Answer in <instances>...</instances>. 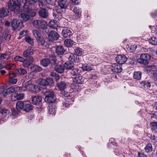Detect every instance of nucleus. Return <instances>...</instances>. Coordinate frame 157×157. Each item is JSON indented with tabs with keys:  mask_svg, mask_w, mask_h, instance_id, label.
Returning <instances> with one entry per match:
<instances>
[{
	"mask_svg": "<svg viewBox=\"0 0 157 157\" xmlns=\"http://www.w3.org/2000/svg\"><path fill=\"white\" fill-rule=\"evenodd\" d=\"M27 1L26 0H10L7 3L8 7L11 11L18 14L20 12V8Z\"/></svg>",
	"mask_w": 157,
	"mask_h": 157,
	"instance_id": "1",
	"label": "nucleus"
},
{
	"mask_svg": "<svg viewBox=\"0 0 157 157\" xmlns=\"http://www.w3.org/2000/svg\"><path fill=\"white\" fill-rule=\"evenodd\" d=\"M33 25L35 28L43 29V32H45L48 33L49 29L46 28L47 24V22L44 20H34L33 22Z\"/></svg>",
	"mask_w": 157,
	"mask_h": 157,
	"instance_id": "2",
	"label": "nucleus"
},
{
	"mask_svg": "<svg viewBox=\"0 0 157 157\" xmlns=\"http://www.w3.org/2000/svg\"><path fill=\"white\" fill-rule=\"evenodd\" d=\"M45 101L49 104L53 103L56 100L54 92L52 90L46 91L44 94Z\"/></svg>",
	"mask_w": 157,
	"mask_h": 157,
	"instance_id": "3",
	"label": "nucleus"
},
{
	"mask_svg": "<svg viewBox=\"0 0 157 157\" xmlns=\"http://www.w3.org/2000/svg\"><path fill=\"white\" fill-rule=\"evenodd\" d=\"M37 83L40 85L43 86H53L54 85V82L53 78H47L46 79L40 78L37 80Z\"/></svg>",
	"mask_w": 157,
	"mask_h": 157,
	"instance_id": "4",
	"label": "nucleus"
},
{
	"mask_svg": "<svg viewBox=\"0 0 157 157\" xmlns=\"http://www.w3.org/2000/svg\"><path fill=\"white\" fill-rule=\"evenodd\" d=\"M151 56L147 53L141 54L140 58L137 60L138 63L145 65H147L149 63V60L151 59Z\"/></svg>",
	"mask_w": 157,
	"mask_h": 157,
	"instance_id": "5",
	"label": "nucleus"
},
{
	"mask_svg": "<svg viewBox=\"0 0 157 157\" xmlns=\"http://www.w3.org/2000/svg\"><path fill=\"white\" fill-rule=\"evenodd\" d=\"M22 7L23 8V12L28 15L30 17H33L36 16V10L30 8L28 5H26V2L24 3V5Z\"/></svg>",
	"mask_w": 157,
	"mask_h": 157,
	"instance_id": "6",
	"label": "nucleus"
},
{
	"mask_svg": "<svg viewBox=\"0 0 157 157\" xmlns=\"http://www.w3.org/2000/svg\"><path fill=\"white\" fill-rule=\"evenodd\" d=\"M47 34L49 39L51 41L57 40L59 37L58 33L54 30L51 31L50 32L49 31Z\"/></svg>",
	"mask_w": 157,
	"mask_h": 157,
	"instance_id": "7",
	"label": "nucleus"
},
{
	"mask_svg": "<svg viewBox=\"0 0 157 157\" xmlns=\"http://www.w3.org/2000/svg\"><path fill=\"white\" fill-rule=\"evenodd\" d=\"M72 29L70 28L64 27L61 32V35L64 38H69L72 35Z\"/></svg>",
	"mask_w": 157,
	"mask_h": 157,
	"instance_id": "8",
	"label": "nucleus"
},
{
	"mask_svg": "<svg viewBox=\"0 0 157 157\" xmlns=\"http://www.w3.org/2000/svg\"><path fill=\"white\" fill-rule=\"evenodd\" d=\"M128 58L125 55H118L116 57L115 60L117 62L121 65L124 64L127 61Z\"/></svg>",
	"mask_w": 157,
	"mask_h": 157,
	"instance_id": "9",
	"label": "nucleus"
},
{
	"mask_svg": "<svg viewBox=\"0 0 157 157\" xmlns=\"http://www.w3.org/2000/svg\"><path fill=\"white\" fill-rule=\"evenodd\" d=\"M32 103L35 105H41L42 104V97L39 96H33L32 97Z\"/></svg>",
	"mask_w": 157,
	"mask_h": 157,
	"instance_id": "10",
	"label": "nucleus"
},
{
	"mask_svg": "<svg viewBox=\"0 0 157 157\" xmlns=\"http://www.w3.org/2000/svg\"><path fill=\"white\" fill-rule=\"evenodd\" d=\"M40 17L43 18H47L49 16V14L48 10L44 8H41L38 12Z\"/></svg>",
	"mask_w": 157,
	"mask_h": 157,
	"instance_id": "11",
	"label": "nucleus"
},
{
	"mask_svg": "<svg viewBox=\"0 0 157 157\" xmlns=\"http://www.w3.org/2000/svg\"><path fill=\"white\" fill-rule=\"evenodd\" d=\"M66 52V49H65L64 47L62 45H58L56 47L55 52L58 55H63L64 53Z\"/></svg>",
	"mask_w": 157,
	"mask_h": 157,
	"instance_id": "12",
	"label": "nucleus"
},
{
	"mask_svg": "<svg viewBox=\"0 0 157 157\" xmlns=\"http://www.w3.org/2000/svg\"><path fill=\"white\" fill-rule=\"evenodd\" d=\"M10 111L4 108H0V115L5 119L9 117Z\"/></svg>",
	"mask_w": 157,
	"mask_h": 157,
	"instance_id": "13",
	"label": "nucleus"
},
{
	"mask_svg": "<svg viewBox=\"0 0 157 157\" xmlns=\"http://www.w3.org/2000/svg\"><path fill=\"white\" fill-rule=\"evenodd\" d=\"M74 101V98H69L67 99H64L62 102L63 106L65 108H68L70 107V105L72 104V103Z\"/></svg>",
	"mask_w": 157,
	"mask_h": 157,
	"instance_id": "14",
	"label": "nucleus"
},
{
	"mask_svg": "<svg viewBox=\"0 0 157 157\" xmlns=\"http://www.w3.org/2000/svg\"><path fill=\"white\" fill-rule=\"evenodd\" d=\"M87 77L89 79H96L99 76V73L98 71H93L90 72L87 75Z\"/></svg>",
	"mask_w": 157,
	"mask_h": 157,
	"instance_id": "15",
	"label": "nucleus"
},
{
	"mask_svg": "<svg viewBox=\"0 0 157 157\" xmlns=\"http://www.w3.org/2000/svg\"><path fill=\"white\" fill-rule=\"evenodd\" d=\"M74 81L77 84H82L84 81L85 78L83 77L81 74L77 75L74 78Z\"/></svg>",
	"mask_w": 157,
	"mask_h": 157,
	"instance_id": "16",
	"label": "nucleus"
},
{
	"mask_svg": "<svg viewBox=\"0 0 157 157\" xmlns=\"http://www.w3.org/2000/svg\"><path fill=\"white\" fill-rule=\"evenodd\" d=\"M122 69L121 65L118 64L116 65L114 64L113 65L111 70L113 72L119 73L121 71Z\"/></svg>",
	"mask_w": 157,
	"mask_h": 157,
	"instance_id": "17",
	"label": "nucleus"
},
{
	"mask_svg": "<svg viewBox=\"0 0 157 157\" xmlns=\"http://www.w3.org/2000/svg\"><path fill=\"white\" fill-rule=\"evenodd\" d=\"M69 61L73 63H78L80 61L79 56L74 53H71V56L69 58Z\"/></svg>",
	"mask_w": 157,
	"mask_h": 157,
	"instance_id": "18",
	"label": "nucleus"
},
{
	"mask_svg": "<svg viewBox=\"0 0 157 157\" xmlns=\"http://www.w3.org/2000/svg\"><path fill=\"white\" fill-rule=\"evenodd\" d=\"M30 71L34 73H36L37 72H39L42 71V68L39 66L36 65H32L30 67Z\"/></svg>",
	"mask_w": 157,
	"mask_h": 157,
	"instance_id": "19",
	"label": "nucleus"
},
{
	"mask_svg": "<svg viewBox=\"0 0 157 157\" xmlns=\"http://www.w3.org/2000/svg\"><path fill=\"white\" fill-rule=\"evenodd\" d=\"M33 106L31 103L25 102L24 105L23 110L26 112H29L33 109Z\"/></svg>",
	"mask_w": 157,
	"mask_h": 157,
	"instance_id": "20",
	"label": "nucleus"
},
{
	"mask_svg": "<svg viewBox=\"0 0 157 157\" xmlns=\"http://www.w3.org/2000/svg\"><path fill=\"white\" fill-rule=\"evenodd\" d=\"M81 68L83 71H90L93 70V65L86 63L81 64Z\"/></svg>",
	"mask_w": 157,
	"mask_h": 157,
	"instance_id": "21",
	"label": "nucleus"
},
{
	"mask_svg": "<svg viewBox=\"0 0 157 157\" xmlns=\"http://www.w3.org/2000/svg\"><path fill=\"white\" fill-rule=\"evenodd\" d=\"M141 88L143 89H149L151 85L150 82L147 81H143L140 83Z\"/></svg>",
	"mask_w": 157,
	"mask_h": 157,
	"instance_id": "22",
	"label": "nucleus"
},
{
	"mask_svg": "<svg viewBox=\"0 0 157 157\" xmlns=\"http://www.w3.org/2000/svg\"><path fill=\"white\" fill-rule=\"evenodd\" d=\"M19 17L20 21L22 23L27 22L30 19V17L29 16L25 13H21L19 15Z\"/></svg>",
	"mask_w": 157,
	"mask_h": 157,
	"instance_id": "23",
	"label": "nucleus"
},
{
	"mask_svg": "<svg viewBox=\"0 0 157 157\" xmlns=\"http://www.w3.org/2000/svg\"><path fill=\"white\" fill-rule=\"evenodd\" d=\"M54 70L56 72L61 74L63 73L64 71L63 65L61 64H56L55 66Z\"/></svg>",
	"mask_w": 157,
	"mask_h": 157,
	"instance_id": "24",
	"label": "nucleus"
},
{
	"mask_svg": "<svg viewBox=\"0 0 157 157\" xmlns=\"http://www.w3.org/2000/svg\"><path fill=\"white\" fill-rule=\"evenodd\" d=\"M34 53L33 50L31 48L29 47L27 49L24 51L23 52V56L25 57L27 56H32V55Z\"/></svg>",
	"mask_w": 157,
	"mask_h": 157,
	"instance_id": "25",
	"label": "nucleus"
},
{
	"mask_svg": "<svg viewBox=\"0 0 157 157\" xmlns=\"http://www.w3.org/2000/svg\"><path fill=\"white\" fill-rule=\"evenodd\" d=\"M68 4V3L66 0H59L58 1V5L61 9H65Z\"/></svg>",
	"mask_w": 157,
	"mask_h": 157,
	"instance_id": "26",
	"label": "nucleus"
},
{
	"mask_svg": "<svg viewBox=\"0 0 157 157\" xmlns=\"http://www.w3.org/2000/svg\"><path fill=\"white\" fill-rule=\"evenodd\" d=\"M63 66L64 69L67 70H71L74 67V64L69 61L66 62L63 64Z\"/></svg>",
	"mask_w": 157,
	"mask_h": 157,
	"instance_id": "27",
	"label": "nucleus"
},
{
	"mask_svg": "<svg viewBox=\"0 0 157 157\" xmlns=\"http://www.w3.org/2000/svg\"><path fill=\"white\" fill-rule=\"evenodd\" d=\"M70 73L73 76H77L82 73L81 69L73 68L71 70Z\"/></svg>",
	"mask_w": 157,
	"mask_h": 157,
	"instance_id": "28",
	"label": "nucleus"
},
{
	"mask_svg": "<svg viewBox=\"0 0 157 157\" xmlns=\"http://www.w3.org/2000/svg\"><path fill=\"white\" fill-rule=\"evenodd\" d=\"M34 84H32V82L29 81L25 83L23 86L29 90L33 91Z\"/></svg>",
	"mask_w": 157,
	"mask_h": 157,
	"instance_id": "29",
	"label": "nucleus"
},
{
	"mask_svg": "<svg viewBox=\"0 0 157 157\" xmlns=\"http://www.w3.org/2000/svg\"><path fill=\"white\" fill-rule=\"evenodd\" d=\"M74 53L79 57L83 54V50L78 47H75L73 48Z\"/></svg>",
	"mask_w": 157,
	"mask_h": 157,
	"instance_id": "30",
	"label": "nucleus"
},
{
	"mask_svg": "<svg viewBox=\"0 0 157 157\" xmlns=\"http://www.w3.org/2000/svg\"><path fill=\"white\" fill-rule=\"evenodd\" d=\"M49 104V105L48 106V113L51 114L55 115L56 113L55 111L56 108L54 104Z\"/></svg>",
	"mask_w": 157,
	"mask_h": 157,
	"instance_id": "31",
	"label": "nucleus"
},
{
	"mask_svg": "<svg viewBox=\"0 0 157 157\" xmlns=\"http://www.w3.org/2000/svg\"><path fill=\"white\" fill-rule=\"evenodd\" d=\"M9 13V11L7 8L3 7L0 10V16L2 18L8 16Z\"/></svg>",
	"mask_w": 157,
	"mask_h": 157,
	"instance_id": "32",
	"label": "nucleus"
},
{
	"mask_svg": "<svg viewBox=\"0 0 157 157\" xmlns=\"http://www.w3.org/2000/svg\"><path fill=\"white\" fill-rule=\"evenodd\" d=\"M20 23V22L17 19H14L12 21L11 24L12 27L15 30L16 28H17Z\"/></svg>",
	"mask_w": 157,
	"mask_h": 157,
	"instance_id": "33",
	"label": "nucleus"
},
{
	"mask_svg": "<svg viewBox=\"0 0 157 157\" xmlns=\"http://www.w3.org/2000/svg\"><path fill=\"white\" fill-rule=\"evenodd\" d=\"M150 126L151 130L153 133H157V122H150Z\"/></svg>",
	"mask_w": 157,
	"mask_h": 157,
	"instance_id": "34",
	"label": "nucleus"
},
{
	"mask_svg": "<svg viewBox=\"0 0 157 157\" xmlns=\"http://www.w3.org/2000/svg\"><path fill=\"white\" fill-rule=\"evenodd\" d=\"M40 63L44 67H46L50 64V62L48 58H44L41 59L40 61Z\"/></svg>",
	"mask_w": 157,
	"mask_h": 157,
	"instance_id": "35",
	"label": "nucleus"
},
{
	"mask_svg": "<svg viewBox=\"0 0 157 157\" xmlns=\"http://www.w3.org/2000/svg\"><path fill=\"white\" fill-rule=\"evenodd\" d=\"M142 73L140 71H134L133 73V78L137 80L141 79L142 77Z\"/></svg>",
	"mask_w": 157,
	"mask_h": 157,
	"instance_id": "36",
	"label": "nucleus"
},
{
	"mask_svg": "<svg viewBox=\"0 0 157 157\" xmlns=\"http://www.w3.org/2000/svg\"><path fill=\"white\" fill-rule=\"evenodd\" d=\"M57 86L60 90H63L66 88L67 84L64 81H61L58 83L57 82Z\"/></svg>",
	"mask_w": 157,
	"mask_h": 157,
	"instance_id": "37",
	"label": "nucleus"
},
{
	"mask_svg": "<svg viewBox=\"0 0 157 157\" xmlns=\"http://www.w3.org/2000/svg\"><path fill=\"white\" fill-rule=\"evenodd\" d=\"M73 11L75 13V18L78 19L80 18L81 16V10L79 8L77 9L75 7L73 10Z\"/></svg>",
	"mask_w": 157,
	"mask_h": 157,
	"instance_id": "38",
	"label": "nucleus"
},
{
	"mask_svg": "<svg viewBox=\"0 0 157 157\" xmlns=\"http://www.w3.org/2000/svg\"><path fill=\"white\" fill-rule=\"evenodd\" d=\"M15 89L14 86H11L7 89H6L5 92L4 93V97H6L7 95L14 92Z\"/></svg>",
	"mask_w": 157,
	"mask_h": 157,
	"instance_id": "39",
	"label": "nucleus"
},
{
	"mask_svg": "<svg viewBox=\"0 0 157 157\" xmlns=\"http://www.w3.org/2000/svg\"><path fill=\"white\" fill-rule=\"evenodd\" d=\"M25 102L22 101H18L16 104V109L18 110H22L24 107Z\"/></svg>",
	"mask_w": 157,
	"mask_h": 157,
	"instance_id": "40",
	"label": "nucleus"
},
{
	"mask_svg": "<svg viewBox=\"0 0 157 157\" xmlns=\"http://www.w3.org/2000/svg\"><path fill=\"white\" fill-rule=\"evenodd\" d=\"M16 72L17 74L22 75H24L27 73V71L25 69L21 68L17 69Z\"/></svg>",
	"mask_w": 157,
	"mask_h": 157,
	"instance_id": "41",
	"label": "nucleus"
},
{
	"mask_svg": "<svg viewBox=\"0 0 157 157\" xmlns=\"http://www.w3.org/2000/svg\"><path fill=\"white\" fill-rule=\"evenodd\" d=\"M157 34V30L156 31ZM148 41L149 43L153 45H157V38L152 37H151L149 40Z\"/></svg>",
	"mask_w": 157,
	"mask_h": 157,
	"instance_id": "42",
	"label": "nucleus"
},
{
	"mask_svg": "<svg viewBox=\"0 0 157 157\" xmlns=\"http://www.w3.org/2000/svg\"><path fill=\"white\" fill-rule=\"evenodd\" d=\"M26 42L32 46L34 45V41L33 39L29 36H26L25 38Z\"/></svg>",
	"mask_w": 157,
	"mask_h": 157,
	"instance_id": "43",
	"label": "nucleus"
},
{
	"mask_svg": "<svg viewBox=\"0 0 157 157\" xmlns=\"http://www.w3.org/2000/svg\"><path fill=\"white\" fill-rule=\"evenodd\" d=\"M50 76L52 77V78H53V80L54 79L57 82L58 81L60 78L59 76L54 72H52L51 73Z\"/></svg>",
	"mask_w": 157,
	"mask_h": 157,
	"instance_id": "44",
	"label": "nucleus"
},
{
	"mask_svg": "<svg viewBox=\"0 0 157 157\" xmlns=\"http://www.w3.org/2000/svg\"><path fill=\"white\" fill-rule=\"evenodd\" d=\"M73 41L71 39H66L64 41V45L67 47H70L73 44Z\"/></svg>",
	"mask_w": 157,
	"mask_h": 157,
	"instance_id": "45",
	"label": "nucleus"
},
{
	"mask_svg": "<svg viewBox=\"0 0 157 157\" xmlns=\"http://www.w3.org/2000/svg\"><path fill=\"white\" fill-rule=\"evenodd\" d=\"M144 149L147 152H150L152 151V147L151 144L150 143H147Z\"/></svg>",
	"mask_w": 157,
	"mask_h": 157,
	"instance_id": "46",
	"label": "nucleus"
},
{
	"mask_svg": "<svg viewBox=\"0 0 157 157\" xmlns=\"http://www.w3.org/2000/svg\"><path fill=\"white\" fill-rule=\"evenodd\" d=\"M14 97L17 100H21L24 97V94L23 93H15Z\"/></svg>",
	"mask_w": 157,
	"mask_h": 157,
	"instance_id": "47",
	"label": "nucleus"
},
{
	"mask_svg": "<svg viewBox=\"0 0 157 157\" xmlns=\"http://www.w3.org/2000/svg\"><path fill=\"white\" fill-rule=\"evenodd\" d=\"M48 59L50 60V63L51 62L52 63H53L54 64H56L57 58L55 56L53 55L49 56Z\"/></svg>",
	"mask_w": 157,
	"mask_h": 157,
	"instance_id": "48",
	"label": "nucleus"
},
{
	"mask_svg": "<svg viewBox=\"0 0 157 157\" xmlns=\"http://www.w3.org/2000/svg\"><path fill=\"white\" fill-rule=\"evenodd\" d=\"M33 33L36 39L42 36L41 33L39 31L36 30H33Z\"/></svg>",
	"mask_w": 157,
	"mask_h": 157,
	"instance_id": "49",
	"label": "nucleus"
},
{
	"mask_svg": "<svg viewBox=\"0 0 157 157\" xmlns=\"http://www.w3.org/2000/svg\"><path fill=\"white\" fill-rule=\"evenodd\" d=\"M36 40L37 42H38V44L42 46L44 45L45 41L42 36L38 38H37Z\"/></svg>",
	"mask_w": 157,
	"mask_h": 157,
	"instance_id": "50",
	"label": "nucleus"
},
{
	"mask_svg": "<svg viewBox=\"0 0 157 157\" xmlns=\"http://www.w3.org/2000/svg\"><path fill=\"white\" fill-rule=\"evenodd\" d=\"M56 20L51 21L49 22V25L51 28H55L57 26V24L56 23Z\"/></svg>",
	"mask_w": 157,
	"mask_h": 157,
	"instance_id": "51",
	"label": "nucleus"
},
{
	"mask_svg": "<svg viewBox=\"0 0 157 157\" xmlns=\"http://www.w3.org/2000/svg\"><path fill=\"white\" fill-rule=\"evenodd\" d=\"M71 93L70 92H67L64 91L62 94V96L63 97H64V99H67L69 98H73L72 97H71Z\"/></svg>",
	"mask_w": 157,
	"mask_h": 157,
	"instance_id": "52",
	"label": "nucleus"
},
{
	"mask_svg": "<svg viewBox=\"0 0 157 157\" xmlns=\"http://www.w3.org/2000/svg\"><path fill=\"white\" fill-rule=\"evenodd\" d=\"M14 60L15 61H18L20 62H23L25 60V59L19 56H16L14 58Z\"/></svg>",
	"mask_w": 157,
	"mask_h": 157,
	"instance_id": "53",
	"label": "nucleus"
},
{
	"mask_svg": "<svg viewBox=\"0 0 157 157\" xmlns=\"http://www.w3.org/2000/svg\"><path fill=\"white\" fill-rule=\"evenodd\" d=\"M40 87V86H39L34 84L33 91L36 93L39 92L41 91Z\"/></svg>",
	"mask_w": 157,
	"mask_h": 157,
	"instance_id": "54",
	"label": "nucleus"
},
{
	"mask_svg": "<svg viewBox=\"0 0 157 157\" xmlns=\"http://www.w3.org/2000/svg\"><path fill=\"white\" fill-rule=\"evenodd\" d=\"M71 88L73 90V91H78L80 88H79V86L78 85V84H77L72 85Z\"/></svg>",
	"mask_w": 157,
	"mask_h": 157,
	"instance_id": "55",
	"label": "nucleus"
},
{
	"mask_svg": "<svg viewBox=\"0 0 157 157\" xmlns=\"http://www.w3.org/2000/svg\"><path fill=\"white\" fill-rule=\"evenodd\" d=\"M127 61L128 62V64L133 65L135 63L136 60L135 59L134 57H132L128 59Z\"/></svg>",
	"mask_w": 157,
	"mask_h": 157,
	"instance_id": "56",
	"label": "nucleus"
},
{
	"mask_svg": "<svg viewBox=\"0 0 157 157\" xmlns=\"http://www.w3.org/2000/svg\"><path fill=\"white\" fill-rule=\"evenodd\" d=\"M25 57L26 58L25 59L26 60V61H27L31 64L34 61V58L32 56Z\"/></svg>",
	"mask_w": 157,
	"mask_h": 157,
	"instance_id": "57",
	"label": "nucleus"
},
{
	"mask_svg": "<svg viewBox=\"0 0 157 157\" xmlns=\"http://www.w3.org/2000/svg\"><path fill=\"white\" fill-rule=\"evenodd\" d=\"M17 79L15 78H9V82L10 83L13 84H15L17 82Z\"/></svg>",
	"mask_w": 157,
	"mask_h": 157,
	"instance_id": "58",
	"label": "nucleus"
},
{
	"mask_svg": "<svg viewBox=\"0 0 157 157\" xmlns=\"http://www.w3.org/2000/svg\"><path fill=\"white\" fill-rule=\"evenodd\" d=\"M46 3L51 5L54 6L56 5V0H46Z\"/></svg>",
	"mask_w": 157,
	"mask_h": 157,
	"instance_id": "59",
	"label": "nucleus"
},
{
	"mask_svg": "<svg viewBox=\"0 0 157 157\" xmlns=\"http://www.w3.org/2000/svg\"><path fill=\"white\" fill-rule=\"evenodd\" d=\"M6 89L3 86H0V94H2L4 97V93L5 92Z\"/></svg>",
	"mask_w": 157,
	"mask_h": 157,
	"instance_id": "60",
	"label": "nucleus"
},
{
	"mask_svg": "<svg viewBox=\"0 0 157 157\" xmlns=\"http://www.w3.org/2000/svg\"><path fill=\"white\" fill-rule=\"evenodd\" d=\"M15 90L14 93H20L22 91V88L21 87L17 86L15 88L14 87Z\"/></svg>",
	"mask_w": 157,
	"mask_h": 157,
	"instance_id": "61",
	"label": "nucleus"
},
{
	"mask_svg": "<svg viewBox=\"0 0 157 157\" xmlns=\"http://www.w3.org/2000/svg\"><path fill=\"white\" fill-rule=\"evenodd\" d=\"M22 63L24 67H27L31 64L29 62H28L27 61H26V60L25 59L24 61L22 62Z\"/></svg>",
	"mask_w": 157,
	"mask_h": 157,
	"instance_id": "62",
	"label": "nucleus"
},
{
	"mask_svg": "<svg viewBox=\"0 0 157 157\" xmlns=\"http://www.w3.org/2000/svg\"><path fill=\"white\" fill-rule=\"evenodd\" d=\"M27 1L29 5L33 6L37 2L38 0H27Z\"/></svg>",
	"mask_w": 157,
	"mask_h": 157,
	"instance_id": "63",
	"label": "nucleus"
},
{
	"mask_svg": "<svg viewBox=\"0 0 157 157\" xmlns=\"http://www.w3.org/2000/svg\"><path fill=\"white\" fill-rule=\"evenodd\" d=\"M71 53L69 52H65L63 55L64 57H66V58H67L68 59V60L69 61V58H70L71 56Z\"/></svg>",
	"mask_w": 157,
	"mask_h": 157,
	"instance_id": "64",
	"label": "nucleus"
}]
</instances>
